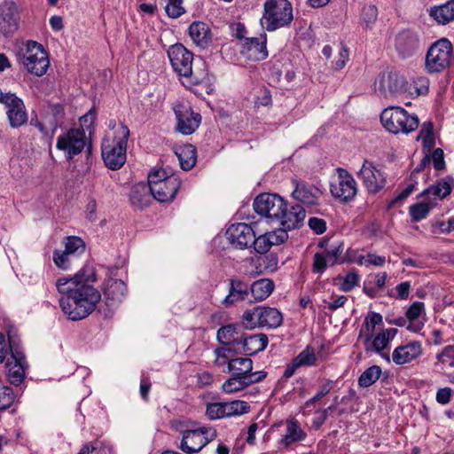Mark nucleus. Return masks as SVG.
Instances as JSON below:
<instances>
[{
	"mask_svg": "<svg viewBox=\"0 0 454 454\" xmlns=\"http://www.w3.org/2000/svg\"><path fill=\"white\" fill-rule=\"evenodd\" d=\"M97 280L94 268L82 267L73 278H61L56 282L58 292L64 294L59 306L69 319L76 321L88 317L101 299L100 293L93 287Z\"/></svg>",
	"mask_w": 454,
	"mask_h": 454,
	"instance_id": "nucleus-1",
	"label": "nucleus"
},
{
	"mask_svg": "<svg viewBox=\"0 0 454 454\" xmlns=\"http://www.w3.org/2000/svg\"><path fill=\"white\" fill-rule=\"evenodd\" d=\"M168 56L174 71L180 76L189 79L192 84H200L207 80V72L203 59H195L193 67V53L183 44L171 45L168 50Z\"/></svg>",
	"mask_w": 454,
	"mask_h": 454,
	"instance_id": "nucleus-2",
	"label": "nucleus"
},
{
	"mask_svg": "<svg viewBox=\"0 0 454 454\" xmlns=\"http://www.w3.org/2000/svg\"><path fill=\"white\" fill-rule=\"evenodd\" d=\"M129 129L124 123H120L113 139H104L101 151L106 166L112 170L120 169L126 162L127 143Z\"/></svg>",
	"mask_w": 454,
	"mask_h": 454,
	"instance_id": "nucleus-3",
	"label": "nucleus"
},
{
	"mask_svg": "<svg viewBox=\"0 0 454 454\" xmlns=\"http://www.w3.org/2000/svg\"><path fill=\"white\" fill-rule=\"evenodd\" d=\"M293 6L287 0H267L263 5L261 24L267 31H275L291 24Z\"/></svg>",
	"mask_w": 454,
	"mask_h": 454,
	"instance_id": "nucleus-4",
	"label": "nucleus"
},
{
	"mask_svg": "<svg viewBox=\"0 0 454 454\" xmlns=\"http://www.w3.org/2000/svg\"><path fill=\"white\" fill-rule=\"evenodd\" d=\"M16 57L27 73L36 76L43 75L50 66L47 52L42 44L35 41H28L17 51Z\"/></svg>",
	"mask_w": 454,
	"mask_h": 454,
	"instance_id": "nucleus-5",
	"label": "nucleus"
},
{
	"mask_svg": "<svg viewBox=\"0 0 454 454\" xmlns=\"http://www.w3.org/2000/svg\"><path fill=\"white\" fill-rule=\"evenodd\" d=\"M384 128L393 134H409L418 129L419 121L417 115L410 114L400 106H390L380 114Z\"/></svg>",
	"mask_w": 454,
	"mask_h": 454,
	"instance_id": "nucleus-6",
	"label": "nucleus"
},
{
	"mask_svg": "<svg viewBox=\"0 0 454 454\" xmlns=\"http://www.w3.org/2000/svg\"><path fill=\"white\" fill-rule=\"evenodd\" d=\"M454 62V48L450 41L441 38L427 50L425 69L428 74H440L449 68Z\"/></svg>",
	"mask_w": 454,
	"mask_h": 454,
	"instance_id": "nucleus-7",
	"label": "nucleus"
},
{
	"mask_svg": "<svg viewBox=\"0 0 454 454\" xmlns=\"http://www.w3.org/2000/svg\"><path fill=\"white\" fill-rule=\"evenodd\" d=\"M179 449L187 454L197 453L216 437V430L210 427H200L183 431Z\"/></svg>",
	"mask_w": 454,
	"mask_h": 454,
	"instance_id": "nucleus-8",
	"label": "nucleus"
},
{
	"mask_svg": "<svg viewBox=\"0 0 454 454\" xmlns=\"http://www.w3.org/2000/svg\"><path fill=\"white\" fill-rule=\"evenodd\" d=\"M285 200L277 194L262 193L254 200V211L270 220H278L284 212Z\"/></svg>",
	"mask_w": 454,
	"mask_h": 454,
	"instance_id": "nucleus-9",
	"label": "nucleus"
},
{
	"mask_svg": "<svg viewBox=\"0 0 454 454\" xmlns=\"http://www.w3.org/2000/svg\"><path fill=\"white\" fill-rule=\"evenodd\" d=\"M405 78L397 72H383L375 82V90L380 96L388 98L405 90Z\"/></svg>",
	"mask_w": 454,
	"mask_h": 454,
	"instance_id": "nucleus-10",
	"label": "nucleus"
},
{
	"mask_svg": "<svg viewBox=\"0 0 454 454\" xmlns=\"http://www.w3.org/2000/svg\"><path fill=\"white\" fill-rule=\"evenodd\" d=\"M85 145V133L80 129H71L57 139L56 147L63 151L68 160L82 153Z\"/></svg>",
	"mask_w": 454,
	"mask_h": 454,
	"instance_id": "nucleus-11",
	"label": "nucleus"
},
{
	"mask_svg": "<svg viewBox=\"0 0 454 454\" xmlns=\"http://www.w3.org/2000/svg\"><path fill=\"white\" fill-rule=\"evenodd\" d=\"M0 103L8 108L7 116L12 128H19L27 121L24 103L14 94L0 91Z\"/></svg>",
	"mask_w": 454,
	"mask_h": 454,
	"instance_id": "nucleus-12",
	"label": "nucleus"
},
{
	"mask_svg": "<svg viewBox=\"0 0 454 454\" xmlns=\"http://www.w3.org/2000/svg\"><path fill=\"white\" fill-rule=\"evenodd\" d=\"M174 112L177 121L176 129L184 135H191L199 128L201 115L194 113L192 108L183 104L174 106Z\"/></svg>",
	"mask_w": 454,
	"mask_h": 454,
	"instance_id": "nucleus-13",
	"label": "nucleus"
},
{
	"mask_svg": "<svg viewBox=\"0 0 454 454\" xmlns=\"http://www.w3.org/2000/svg\"><path fill=\"white\" fill-rule=\"evenodd\" d=\"M226 235L232 246L239 249H245L252 247L254 231L249 224L238 223L228 228Z\"/></svg>",
	"mask_w": 454,
	"mask_h": 454,
	"instance_id": "nucleus-14",
	"label": "nucleus"
},
{
	"mask_svg": "<svg viewBox=\"0 0 454 454\" xmlns=\"http://www.w3.org/2000/svg\"><path fill=\"white\" fill-rule=\"evenodd\" d=\"M180 187V180L176 176H169L162 182L153 181V187H150L151 195L160 202L172 200Z\"/></svg>",
	"mask_w": 454,
	"mask_h": 454,
	"instance_id": "nucleus-15",
	"label": "nucleus"
},
{
	"mask_svg": "<svg viewBox=\"0 0 454 454\" xmlns=\"http://www.w3.org/2000/svg\"><path fill=\"white\" fill-rule=\"evenodd\" d=\"M0 32L11 36L19 27V12L13 2H5L0 6Z\"/></svg>",
	"mask_w": 454,
	"mask_h": 454,
	"instance_id": "nucleus-16",
	"label": "nucleus"
},
{
	"mask_svg": "<svg viewBox=\"0 0 454 454\" xmlns=\"http://www.w3.org/2000/svg\"><path fill=\"white\" fill-rule=\"evenodd\" d=\"M228 372L232 376L247 377L255 381H262L267 372L264 371L253 372V361L248 357H234L229 364Z\"/></svg>",
	"mask_w": 454,
	"mask_h": 454,
	"instance_id": "nucleus-17",
	"label": "nucleus"
},
{
	"mask_svg": "<svg viewBox=\"0 0 454 454\" xmlns=\"http://www.w3.org/2000/svg\"><path fill=\"white\" fill-rule=\"evenodd\" d=\"M420 46V38L418 33L407 29L401 31L395 36V47L399 55L407 58L413 55Z\"/></svg>",
	"mask_w": 454,
	"mask_h": 454,
	"instance_id": "nucleus-18",
	"label": "nucleus"
},
{
	"mask_svg": "<svg viewBox=\"0 0 454 454\" xmlns=\"http://www.w3.org/2000/svg\"><path fill=\"white\" fill-rule=\"evenodd\" d=\"M266 35L245 38L242 43L241 54L249 60L261 61L268 57Z\"/></svg>",
	"mask_w": 454,
	"mask_h": 454,
	"instance_id": "nucleus-19",
	"label": "nucleus"
},
{
	"mask_svg": "<svg viewBox=\"0 0 454 454\" xmlns=\"http://www.w3.org/2000/svg\"><path fill=\"white\" fill-rule=\"evenodd\" d=\"M397 333L398 330L396 328H387L382 329L376 334L373 333V337L371 339V340L364 342L365 349L367 351H374L378 354H380L383 358L389 362V356L383 354L382 351L388 347L390 341L395 337Z\"/></svg>",
	"mask_w": 454,
	"mask_h": 454,
	"instance_id": "nucleus-20",
	"label": "nucleus"
},
{
	"mask_svg": "<svg viewBox=\"0 0 454 454\" xmlns=\"http://www.w3.org/2000/svg\"><path fill=\"white\" fill-rule=\"evenodd\" d=\"M359 175L368 191L372 193L378 192L385 185L386 179L382 172L375 168L372 164L368 161L364 163Z\"/></svg>",
	"mask_w": 454,
	"mask_h": 454,
	"instance_id": "nucleus-21",
	"label": "nucleus"
},
{
	"mask_svg": "<svg viewBox=\"0 0 454 454\" xmlns=\"http://www.w3.org/2000/svg\"><path fill=\"white\" fill-rule=\"evenodd\" d=\"M24 363L25 356L23 353L18 350L13 351L12 349V355L7 359L5 366L7 369V378L9 381L15 386H18L24 380Z\"/></svg>",
	"mask_w": 454,
	"mask_h": 454,
	"instance_id": "nucleus-22",
	"label": "nucleus"
},
{
	"mask_svg": "<svg viewBox=\"0 0 454 454\" xmlns=\"http://www.w3.org/2000/svg\"><path fill=\"white\" fill-rule=\"evenodd\" d=\"M250 294V285L240 279L232 278L230 280L229 294L223 300L222 303L230 307L237 302L243 301L248 299Z\"/></svg>",
	"mask_w": 454,
	"mask_h": 454,
	"instance_id": "nucleus-23",
	"label": "nucleus"
},
{
	"mask_svg": "<svg viewBox=\"0 0 454 454\" xmlns=\"http://www.w3.org/2000/svg\"><path fill=\"white\" fill-rule=\"evenodd\" d=\"M295 185L292 196L298 201L306 206H314L317 203L322 192L321 191L312 184H308L297 180L293 181Z\"/></svg>",
	"mask_w": 454,
	"mask_h": 454,
	"instance_id": "nucleus-24",
	"label": "nucleus"
},
{
	"mask_svg": "<svg viewBox=\"0 0 454 454\" xmlns=\"http://www.w3.org/2000/svg\"><path fill=\"white\" fill-rule=\"evenodd\" d=\"M306 216L305 209L301 205H295L287 208L286 203H285L284 212L279 215L278 222L280 223L282 227L286 231L299 228Z\"/></svg>",
	"mask_w": 454,
	"mask_h": 454,
	"instance_id": "nucleus-25",
	"label": "nucleus"
},
{
	"mask_svg": "<svg viewBox=\"0 0 454 454\" xmlns=\"http://www.w3.org/2000/svg\"><path fill=\"white\" fill-rule=\"evenodd\" d=\"M454 187V179L452 176H445L440 179L435 184L424 190L419 197L426 198L428 200H443L451 193Z\"/></svg>",
	"mask_w": 454,
	"mask_h": 454,
	"instance_id": "nucleus-26",
	"label": "nucleus"
},
{
	"mask_svg": "<svg viewBox=\"0 0 454 454\" xmlns=\"http://www.w3.org/2000/svg\"><path fill=\"white\" fill-rule=\"evenodd\" d=\"M422 353L421 345L419 341H411L395 348L392 354V360L397 365L411 362Z\"/></svg>",
	"mask_w": 454,
	"mask_h": 454,
	"instance_id": "nucleus-27",
	"label": "nucleus"
},
{
	"mask_svg": "<svg viewBox=\"0 0 454 454\" xmlns=\"http://www.w3.org/2000/svg\"><path fill=\"white\" fill-rule=\"evenodd\" d=\"M127 286L120 279L110 278L106 282L104 295L109 306L121 302L127 295Z\"/></svg>",
	"mask_w": 454,
	"mask_h": 454,
	"instance_id": "nucleus-28",
	"label": "nucleus"
},
{
	"mask_svg": "<svg viewBox=\"0 0 454 454\" xmlns=\"http://www.w3.org/2000/svg\"><path fill=\"white\" fill-rule=\"evenodd\" d=\"M258 326L277 328L283 322V316L279 310L270 307H257Z\"/></svg>",
	"mask_w": 454,
	"mask_h": 454,
	"instance_id": "nucleus-29",
	"label": "nucleus"
},
{
	"mask_svg": "<svg viewBox=\"0 0 454 454\" xmlns=\"http://www.w3.org/2000/svg\"><path fill=\"white\" fill-rule=\"evenodd\" d=\"M340 255V247H336L325 253H316L313 258L312 271L314 273H323L328 265H333Z\"/></svg>",
	"mask_w": 454,
	"mask_h": 454,
	"instance_id": "nucleus-30",
	"label": "nucleus"
},
{
	"mask_svg": "<svg viewBox=\"0 0 454 454\" xmlns=\"http://www.w3.org/2000/svg\"><path fill=\"white\" fill-rule=\"evenodd\" d=\"M189 35L193 43L202 48L207 47L212 38L208 26L201 21H194L190 25Z\"/></svg>",
	"mask_w": 454,
	"mask_h": 454,
	"instance_id": "nucleus-31",
	"label": "nucleus"
},
{
	"mask_svg": "<svg viewBox=\"0 0 454 454\" xmlns=\"http://www.w3.org/2000/svg\"><path fill=\"white\" fill-rule=\"evenodd\" d=\"M244 355L252 356L262 351L268 345V337L264 333L245 335L242 337Z\"/></svg>",
	"mask_w": 454,
	"mask_h": 454,
	"instance_id": "nucleus-32",
	"label": "nucleus"
},
{
	"mask_svg": "<svg viewBox=\"0 0 454 454\" xmlns=\"http://www.w3.org/2000/svg\"><path fill=\"white\" fill-rule=\"evenodd\" d=\"M429 16L432 17L438 24L445 25L454 20V0L431 7Z\"/></svg>",
	"mask_w": 454,
	"mask_h": 454,
	"instance_id": "nucleus-33",
	"label": "nucleus"
},
{
	"mask_svg": "<svg viewBox=\"0 0 454 454\" xmlns=\"http://www.w3.org/2000/svg\"><path fill=\"white\" fill-rule=\"evenodd\" d=\"M176 155L177 156L181 168L184 170H190L196 164L197 150L195 146L191 144L179 146L176 150Z\"/></svg>",
	"mask_w": 454,
	"mask_h": 454,
	"instance_id": "nucleus-34",
	"label": "nucleus"
},
{
	"mask_svg": "<svg viewBox=\"0 0 454 454\" xmlns=\"http://www.w3.org/2000/svg\"><path fill=\"white\" fill-rule=\"evenodd\" d=\"M274 283L269 278H261L250 285V294L256 301L265 300L274 290Z\"/></svg>",
	"mask_w": 454,
	"mask_h": 454,
	"instance_id": "nucleus-35",
	"label": "nucleus"
},
{
	"mask_svg": "<svg viewBox=\"0 0 454 454\" xmlns=\"http://www.w3.org/2000/svg\"><path fill=\"white\" fill-rule=\"evenodd\" d=\"M423 311L424 303L421 301H415L408 308L405 313L406 318L409 321L407 325L408 330L418 333L422 329L424 324L418 319Z\"/></svg>",
	"mask_w": 454,
	"mask_h": 454,
	"instance_id": "nucleus-36",
	"label": "nucleus"
},
{
	"mask_svg": "<svg viewBox=\"0 0 454 454\" xmlns=\"http://www.w3.org/2000/svg\"><path fill=\"white\" fill-rule=\"evenodd\" d=\"M150 187L145 184H137L131 189L129 200L133 206L143 208L147 206L150 200Z\"/></svg>",
	"mask_w": 454,
	"mask_h": 454,
	"instance_id": "nucleus-37",
	"label": "nucleus"
},
{
	"mask_svg": "<svg viewBox=\"0 0 454 454\" xmlns=\"http://www.w3.org/2000/svg\"><path fill=\"white\" fill-rule=\"evenodd\" d=\"M242 326L239 325H227L218 329L216 333L217 340L224 345L234 341L235 340L243 337V333H240Z\"/></svg>",
	"mask_w": 454,
	"mask_h": 454,
	"instance_id": "nucleus-38",
	"label": "nucleus"
},
{
	"mask_svg": "<svg viewBox=\"0 0 454 454\" xmlns=\"http://www.w3.org/2000/svg\"><path fill=\"white\" fill-rule=\"evenodd\" d=\"M258 381H255L254 380H250V378L246 377H239V376H232L229 378L222 386V389L226 394H231L235 393L240 390H243L244 388L247 387L248 386L257 383Z\"/></svg>",
	"mask_w": 454,
	"mask_h": 454,
	"instance_id": "nucleus-39",
	"label": "nucleus"
},
{
	"mask_svg": "<svg viewBox=\"0 0 454 454\" xmlns=\"http://www.w3.org/2000/svg\"><path fill=\"white\" fill-rule=\"evenodd\" d=\"M357 193V184L355 178L342 168V202H348Z\"/></svg>",
	"mask_w": 454,
	"mask_h": 454,
	"instance_id": "nucleus-40",
	"label": "nucleus"
},
{
	"mask_svg": "<svg viewBox=\"0 0 454 454\" xmlns=\"http://www.w3.org/2000/svg\"><path fill=\"white\" fill-rule=\"evenodd\" d=\"M306 437V434L301 429L298 422L292 420L287 424L286 434L283 436L282 443L289 446L292 443L301 441Z\"/></svg>",
	"mask_w": 454,
	"mask_h": 454,
	"instance_id": "nucleus-41",
	"label": "nucleus"
},
{
	"mask_svg": "<svg viewBox=\"0 0 454 454\" xmlns=\"http://www.w3.org/2000/svg\"><path fill=\"white\" fill-rule=\"evenodd\" d=\"M424 200L419 203L413 204L410 207V215L413 221L419 222L426 218L429 211L434 207V202L423 198Z\"/></svg>",
	"mask_w": 454,
	"mask_h": 454,
	"instance_id": "nucleus-42",
	"label": "nucleus"
},
{
	"mask_svg": "<svg viewBox=\"0 0 454 454\" xmlns=\"http://www.w3.org/2000/svg\"><path fill=\"white\" fill-rule=\"evenodd\" d=\"M223 413L226 417L239 416L247 413L250 410V406L247 402L235 400L231 402H223Z\"/></svg>",
	"mask_w": 454,
	"mask_h": 454,
	"instance_id": "nucleus-43",
	"label": "nucleus"
},
{
	"mask_svg": "<svg viewBox=\"0 0 454 454\" xmlns=\"http://www.w3.org/2000/svg\"><path fill=\"white\" fill-rule=\"evenodd\" d=\"M435 366H441L442 370L454 369V345L443 348L441 353L436 356Z\"/></svg>",
	"mask_w": 454,
	"mask_h": 454,
	"instance_id": "nucleus-44",
	"label": "nucleus"
},
{
	"mask_svg": "<svg viewBox=\"0 0 454 454\" xmlns=\"http://www.w3.org/2000/svg\"><path fill=\"white\" fill-rule=\"evenodd\" d=\"M381 368L372 365L367 368L359 377L358 384L362 387H368L374 384L381 375Z\"/></svg>",
	"mask_w": 454,
	"mask_h": 454,
	"instance_id": "nucleus-45",
	"label": "nucleus"
},
{
	"mask_svg": "<svg viewBox=\"0 0 454 454\" xmlns=\"http://www.w3.org/2000/svg\"><path fill=\"white\" fill-rule=\"evenodd\" d=\"M294 359L300 367L314 366L317 365L318 356L316 354L315 348L309 345Z\"/></svg>",
	"mask_w": 454,
	"mask_h": 454,
	"instance_id": "nucleus-46",
	"label": "nucleus"
},
{
	"mask_svg": "<svg viewBox=\"0 0 454 454\" xmlns=\"http://www.w3.org/2000/svg\"><path fill=\"white\" fill-rule=\"evenodd\" d=\"M419 139H422L424 146L428 150L434 147V137L432 122L427 121L423 123L421 129L419 131V135L417 137V140Z\"/></svg>",
	"mask_w": 454,
	"mask_h": 454,
	"instance_id": "nucleus-47",
	"label": "nucleus"
},
{
	"mask_svg": "<svg viewBox=\"0 0 454 454\" xmlns=\"http://www.w3.org/2000/svg\"><path fill=\"white\" fill-rule=\"evenodd\" d=\"M365 328H366V342L370 341L373 337L376 325H382L383 317L380 313L370 312L365 317Z\"/></svg>",
	"mask_w": 454,
	"mask_h": 454,
	"instance_id": "nucleus-48",
	"label": "nucleus"
},
{
	"mask_svg": "<svg viewBox=\"0 0 454 454\" xmlns=\"http://www.w3.org/2000/svg\"><path fill=\"white\" fill-rule=\"evenodd\" d=\"M378 17V9L375 5L370 4L363 8L361 13V21L365 25L366 28L371 27Z\"/></svg>",
	"mask_w": 454,
	"mask_h": 454,
	"instance_id": "nucleus-49",
	"label": "nucleus"
},
{
	"mask_svg": "<svg viewBox=\"0 0 454 454\" xmlns=\"http://www.w3.org/2000/svg\"><path fill=\"white\" fill-rule=\"evenodd\" d=\"M167 15L171 19H177L185 13L182 0H168L165 6Z\"/></svg>",
	"mask_w": 454,
	"mask_h": 454,
	"instance_id": "nucleus-50",
	"label": "nucleus"
},
{
	"mask_svg": "<svg viewBox=\"0 0 454 454\" xmlns=\"http://www.w3.org/2000/svg\"><path fill=\"white\" fill-rule=\"evenodd\" d=\"M70 256L77 252L84 251V242L78 237H68L65 243V250Z\"/></svg>",
	"mask_w": 454,
	"mask_h": 454,
	"instance_id": "nucleus-51",
	"label": "nucleus"
},
{
	"mask_svg": "<svg viewBox=\"0 0 454 454\" xmlns=\"http://www.w3.org/2000/svg\"><path fill=\"white\" fill-rule=\"evenodd\" d=\"M252 247L255 252L261 254H266L271 248L270 241L266 234L260 235L257 238H255L254 235L252 241Z\"/></svg>",
	"mask_w": 454,
	"mask_h": 454,
	"instance_id": "nucleus-52",
	"label": "nucleus"
},
{
	"mask_svg": "<svg viewBox=\"0 0 454 454\" xmlns=\"http://www.w3.org/2000/svg\"><path fill=\"white\" fill-rule=\"evenodd\" d=\"M14 401V394L10 387L0 388V411L9 408Z\"/></svg>",
	"mask_w": 454,
	"mask_h": 454,
	"instance_id": "nucleus-53",
	"label": "nucleus"
},
{
	"mask_svg": "<svg viewBox=\"0 0 454 454\" xmlns=\"http://www.w3.org/2000/svg\"><path fill=\"white\" fill-rule=\"evenodd\" d=\"M206 414L211 420L225 418L223 403H213L207 405Z\"/></svg>",
	"mask_w": 454,
	"mask_h": 454,
	"instance_id": "nucleus-54",
	"label": "nucleus"
},
{
	"mask_svg": "<svg viewBox=\"0 0 454 454\" xmlns=\"http://www.w3.org/2000/svg\"><path fill=\"white\" fill-rule=\"evenodd\" d=\"M270 241V247L283 244L287 239V231L283 227L278 231L265 233Z\"/></svg>",
	"mask_w": 454,
	"mask_h": 454,
	"instance_id": "nucleus-55",
	"label": "nucleus"
},
{
	"mask_svg": "<svg viewBox=\"0 0 454 454\" xmlns=\"http://www.w3.org/2000/svg\"><path fill=\"white\" fill-rule=\"evenodd\" d=\"M385 256L376 255L374 254H368L365 257L363 255L358 256L357 263L359 265H375L381 266L385 263Z\"/></svg>",
	"mask_w": 454,
	"mask_h": 454,
	"instance_id": "nucleus-56",
	"label": "nucleus"
},
{
	"mask_svg": "<svg viewBox=\"0 0 454 454\" xmlns=\"http://www.w3.org/2000/svg\"><path fill=\"white\" fill-rule=\"evenodd\" d=\"M243 339L235 340L233 342L226 343L222 346L223 349H226V352L234 357L237 355H244Z\"/></svg>",
	"mask_w": 454,
	"mask_h": 454,
	"instance_id": "nucleus-57",
	"label": "nucleus"
},
{
	"mask_svg": "<svg viewBox=\"0 0 454 454\" xmlns=\"http://www.w3.org/2000/svg\"><path fill=\"white\" fill-rule=\"evenodd\" d=\"M214 354L215 356V364L218 367L227 365L228 368L230 361L234 359V357H231V356L226 352V349H223L222 347L216 348L214 350Z\"/></svg>",
	"mask_w": 454,
	"mask_h": 454,
	"instance_id": "nucleus-58",
	"label": "nucleus"
},
{
	"mask_svg": "<svg viewBox=\"0 0 454 454\" xmlns=\"http://www.w3.org/2000/svg\"><path fill=\"white\" fill-rule=\"evenodd\" d=\"M324 303L325 314L330 317V321L332 322L333 313L340 307V296L333 294L331 300H324Z\"/></svg>",
	"mask_w": 454,
	"mask_h": 454,
	"instance_id": "nucleus-59",
	"label": "nucleus"
},
{
	"mask_svg": "<svg viewBox=\"0 0 454 454\" xmlns=\"http://www.w3.org/2000/svg\"><path fill=\"white\" fill-rule=\"evenodd\" d=\"M417 95H425L429 90V79L426 76H418L413 81Z\"/></svg>",
	"mask_w": 454,
	"mask_h": 454,
	"instance_id": "nucleus-60",
	"label": "nucleus"
},
{
	"mask_svg": "<svg viewBox=\"0 0 454 454\" xmlns=\"http://www.w3.org/2000/svg\"><path fill=\"white\" fill-rule=\"evenodd\" d=\"M70 255L65 251L59 252L58 250L53 253V262L57 267L67 270L69 265Z\"/></svg>",
	"mask_w": 454,
	"mask_h": 454,
	"instance_id": "nucleus-61",
	"label": "nucleus"
},
{
	"mask_svg": "<svg viewBox=\"0 0 454 454\" xmlns=\"http://www.w3.org/2000/svg\"><path fill=\"white\" fill-rule=\"evenodd\" d=\"M258 314L257 307L253 310L244 312L242 318L247 328H254L258 325Z\"/></svg>",
	"mask_w": 454,
	"mask_h": 454,
	"instance_id": "nucleus-62",
	"label": "nucleus"
},
{
	"mask_svg": "<svg viewBox=\"0 0 454 454\" xmlns=\"http://www.w3.org/2000/svg\"><path fill=\"white\" fill-rule=\"evenodd\" d=\"M359 277L356 271L348 272L342 279V291L348 292L357 285Z\"/></svg>",
	"mask_w": 454,
	"mask_h": 454,
	"instance_id": "nucleus-63",
	"label": "nucleus"
},
{
	"mask_svg": "<svg viewBox=\"0 0 454 454\" xmlns=\"http://www.w3.org/2000/svg\"><path fill=\"white\" fill-rule=\"evenodd\" d=\"M308 224L316 234H323L326 231V223L324 219L310 217Z\"/></svg>",
	"mask_w": 454,
	"mask_h": 454,
	"instance_id": "nucleus-64",
	"label": "nucleus"
}]
</instances>
